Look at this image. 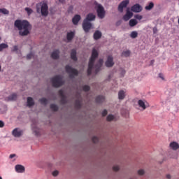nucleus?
Returning <instances> with one entry per match:
<instances>
[{"label": "nucleus", "mask_w": 179, "mask_h": 179, "mask_svg": "<svg viewBox=\"0 0 179 179\" xmlns=\"http://www.w3.org/2000/svg\"><path fill=\"white\" fill-rule=\"evenodd\" d=\"M99 57V52L96 49L92 50V56L90 59V62L88 64L87 73L88 75H92V71H94L95 73H99L101 70V66H103V59H100L97 64L94 66V62Z\"/></svg>", "instance_id": "nucleus-1"}, {"label": "nucleus", "mask_w": 179, "mask_h": 179, "mask_svg": "<svg viewBox=\"0 0 179 179\" xmlns=\"http://www.w3.org/2000/svg\"><path fill=\"white\" fill-rule=\"evenodd\" d=\"M15 27L19 30L20 36H27L31 30V25L27 20H17L14 23Z\"/></svg>", "instance_id": "nucleus-2"}, {"label": "nucleus", "mask_w": 179, "mask_h": 179, "mask_svg": "<svg viewBox=\"0 0 179 179\" xmlns=\"http://www.w3.org/2000/svg\"><path fill=\"white\" fill-rule=\"evenodd\" d=\"M51 83L54 87H59L64 85V80H62V77L61 76H56L51 79Z\"/></svg>", "instance_id": "nucleus-3"}, {"label": "nucleus", "mask_w": 179, "mask_h": 179, "mask_svg": "<svg viewBox=\"0 0 179 179\" xmlns=\"http://www.w3.org/2000/svg\"><path fill=\"white\" fill-rule=\"evenodd\" d=\"M40 6H41V8L40 10V8L37 6L36 12L38 13H41L42 16H47L48 15V6L46 3H41Z\"/></svg>", "instance_id": "nucleus-4"}, {"label": "nucleus", "mask_w": 179, "mask_h": 179, "mask_svg": "<svg viewBox=\"0 0 179 179\" xmlns=\"http://www.w3.org/2000/svg\"><path fill=\"white\" fill-rule=\"evenodd\" d=\"M95 8L96 9L97 15L99 19H103L106 15V12L104 11V8L101 4L97 3V2H94Z\"/></svg>", "instance_id": "nucleus-5"}, {"label": "nucleus", "mask_w": 179, "mask_h": 179, "mask_svg": "<svg viewBox=\"0 0 179 179\" xmlns=\"http://www.w3.org/2000/svg\"><path fill=\"white\" fill-rule=\"evenodd\" d=\"M137 104L140 108L141 111H145V109L150 107V105H149V102H148V101H146L145 99L138 100Z\"/></svg>", "instance_id": "nucleus-6"}, {"label": "nucleus", "mask_w": 179, "mask_h": 179, "mask_svg": "<svg viewBox=\"0 0 179 179\" xmlns=\"http://www.w3.org/2000/svg\"><path fill=\"white\" fill-rule=\"evenodd\" d=\"M66 71L70 74V76H76L79 73L76 69L71 67L69 65L66 66Z\"/></svg>", "instance_id": "nucleus-7"}, {"label": "nucleus", "mask_w": 179, "mask_h": 179, "mask_svg": "<svg viewBox=\"0 0 179 179\" xmlns=\"http://www.w3.org/2000/svg\"><path fill=\"white\" fill-rule=\"evenodd\" d=\"M83 29L85 31V33H87L90 29H92V23H90V21H87V20H84L83 23Z\"/></svg>", "instance_id": "nucleus-8"}, {"label": "nucleus", "mask_w": 179, "mask_h": 179, "mask_svg": "<svg viewBox=\"0 0 179 179\" xmlns=\"http://www.w3.org/2000/svg\"><path fill=\"white\" fill-rule=\"evenodd\" d=\"M12 135L14 136L15 138H20V136L23 135V131L22 129L15 128L13 130Z\"/></svg>", "instance_id": "nucleus-9"}, {"label": "nucleus", "mask_w": 179, "mask_h": 179, "mask_svg": "<svg viewBox=\"0 0 179 179\" xmlns=\"http://www.w3.org/2000/svg\"><path fill=\"white\" fill-rule=\"evenodd\" d=\"M105 65L107 68H111L112 66H114V59L113 58V56H108L107 57Z\"/></svg>", "instance_id": "nucleus-10"}, {"label": "nucleus", "mask_w": 179, "mask_h": 179, "mask_svg": "<svg viewBox=\"0 0 179 179\" xmlns=\"http://www.w3.org/2000/svg\"><path fill=\"white\" fill-rule=\"evenodd\" d=\"M129 3V0H124L122 1L118 6L119 12H121V13L123 12L124 8H127Z\"/></svg>", "instance_id": "nucleus-11"}, {"label": "nucleus", "mask_w": 179, "mask_h": 179, "mask_svg": "<svg viewBox=\"0 0 179 179\" xmlns=\"http://www.w3.org/2000/svg\"><path fill=\"white\" fill-rule=\"evenodd\" d=\"M31 129H32L34 135H36V136H39V135H40V129H38V127H37V124L33 123L31 124Z\"/></svg>", "instance_id": "nucleus-12"}, {"label": "nucleus", "mask_w": 179, "mask_h": 179, "mask_svg": "<svg viewBox=\"0 0 179 179\" xmlns=\"http://www.w3.org/2000/svg\"><path fill=\"white\" fill-rule=\"evenodd\" d=\"M131 10L136 13H139V12L142 11V6H141L139 4H135L131 7Z\"/></svg>", "instance_id": "nucleus-13"}, {"label": "nucleus", "mask_w": 179, "mask_h": 179, "mask_svg": "<svg viewBox=\"0 0 179 179\" xmlns=\"http://www.w3.org/2000/svg\"><path fill=\"white\" fill-rule=\"evenodd\" d=\"M15 170L16 173H24L25 168L23 165L17 164V165H15Z\"/></svg>", "instance_id": "nucleus-14"}, {"label": "nucleus", "mask_w": 179, "mask_h": 179, "mask_svg": "<svg viewBox=\"0 0 179 179\" xmlns=\"http://www.w3.org/2000/svg\"><path fill=\"white\" fill-rule=\"evenodd\" d=\"M133 15H134V14L132 13V12H131V11L129 10V8H127V13H126V15L123 17L124 20H125L126 22L128 21V20H129L131 19V17H132Z\"/></svg>", "instance_id": "nucleus-15"}, {"label": "nucleus", "mask_w": 179, "mask_h": 179, "mask_svg": "<svg viewBox=\"0 0 179 179\" xmlns=\"http://www.w3.org/2000/svg\"><path fill=\"white\" fill-rule=\"evenodd\" d=\"M51 57L53 59H58L59 58V50H54L51 55Z\"/></svg>", "instance_id": "nucleus-16"}, {"label": "nucleus", "mask_w": 179, "mask_h": 179, "mask_svg": "<svg viewBox=\"0 0 179 179\" xmlns=\"http://www.w3.org/2000/svg\"><path fill=\"white\" fill-rule=\"evenodd\" d=\"M96 19V15L93 13H90L87 15L85 20L87 22H92V20H94Z\"/></svg>", "instance_id": "nucleus-17"}, {"label": "nucleus", "mask_w": 179, "mask_h": 179, "mask_svg": "<svg viewBox=\"0 0 179 179\" xmlns=\"http://www.w3.org/2000/svg\"><path fill=\"white\" fill-rule=\"evenodd\" d=\"M125 91L124 90H120L118 92V99L119 100H124V99H125Z\"/></svg>", "instance_id": "nucleus-18"}, {"label": "nucleus", "mask_w": 179, "mask_h": 179, "mask_svg": "<svg viewBox=\"0 0 179 179\" xmlns=\"http://www.w3.org/2000/svg\"><path fill=\"white\" fill-rule=\"evenodd\" d=\"M170 148L171 149H173V150H177V149L179 148V145L177 143V142H171L170 143Z\"/></svg>", "instance_id": "nucleus-19"}, {"label": "nucleus", "mask_w": 179, "mask_h": 179, "mask_svg": "<svg viewBox=\"0 0 179 179\" xmlns=\"http://www.w3.org/2000/svg\"><path fill=\"white\" fill-rule=\"evenodd\" d=\"M81 17L79 15H76L72 19V22L74 24H78L79 23V20H80Z\"/></svg>", "instance_id": "nucleus-20"}, {"label": "nucleus", "mask_w": 179, "mask_h": 179, "mask_svg": "<svg viewBox=\"0 0 179 179\" xmlns=\"http://www.w3.org/2000/svg\"><path fill=\"white\" fill-rule=\"evenodd\" d=\"M71 58L73 61H78V57H76V50L74 49L71 50Z\"/></svg>", "instance_id": "nucleus-21"}, {"label": "nucleus", "mask_w": 179, "mask_h": 179, "mask_svg": "<svg viewBox=\"0 0 179 179\" xmlns=\"http://www.w3.org/2000/svg\"><path fill=\"white\" fill-rule=\"evenodd\" d=\"M59 94H60V96L62 97V103H66L65 93L64 92V90H60L59 91Z\"/></svg>", "instance_id": "nucleus-22"}, {"label": "nucleus", "mask_w": 179, "mask_h": 179, "mask_svg": "<svg viewBox=\"0 0 179 179\" xmlns=\"http://www.w3.org/2000/svg\"><path fill=\"white\" fill-rule=\"evenodd\" d=\"M75 36V32L73 31H70L67 33V40L68 41H71L72 38H73Z\"/></svg>", "instance_id": "nucleus-23"}, {"label": "nucleus", "mask_w": 179, "mask_h": 179, "mask_svg": "<svg viewBox=\"0 0 179 179\" xmlns=\"http://www.w3.org/2000/svg\"><path fill=\"white\" fill-rule=\"evenodd\" d=\"M27 106L28 107H31V106H34V101L33 100V98L31 97L27 98Z\"/></svg>", "instance_id": "nucleus-24"}, {"label": "nucleus", "mask_w": 179, "mask_h": 179, "mask_svg": "<svg viewBox=\"0 0 179 179\" xmlns=\"http://www.w3.org/2000/svg\"><path fill=\"white\" fill-rule=\"evenodd\" d=\"M100 37H101V32H100V31H95V33L94 34V40H99Z\"/></svg>", "instance_id": "nucleus-25"}, {"label": "nucleus", "mask_w": 179, "mask_h": 179, "mask_svg": "<svg viewBox=\"0 0 179 179\" xmlns=\"http://www.w3.org/2000/svg\"><path fill=\"white\" fill-rule=\"evenodd\" d=\"M138 24V21L135 19H131L129 21V26L131 27H134V26H136Z\"/></svg>", "instance_id": "nucleus-26"}, {"label": "nucleus", "mask_w": 179, "mask_h": 179, "mask_svg": "<svg viewBox=\"0 0 179 179\" xmlns=\"http://www.w3.org/2000/svg\"><path fill=\"white\" fill-rule=\"evenodd\" d=\"M96 103H103L104 101V96H98L96 98Z\"/></svg>", "instance_id": "nucleus-27"}, {"label": "nucleus", "mask_w": 179, "mask_h": 179, "mask_svg": "<svg viewBox=\"0 0 179 179\" xmlns=\"http://www.w3.org/2000/svg\"><path fill=\"white\" fill-rule=\"evenodd\" d=\"M130 37L131 38H136V37H138V31H131V33L130 34Z\"/></svg>", "instance_id": "nucleus-28"}, {"label": "nucleus", "mask_w": 179, "mask_h": 179, "mask_svg": "<svg viewBox=\"0 0 179 179\" xmlns=\"http://www.w3.org/2000/svg\"><path fill=\"white\" fill-rule=\"evenodd\" d=\"M153 6H155L153 2H150L148 5L145 6V9L146 10H150L153 8Z\"/></svg>", "instance_id": "nucleus-29"}, {"label": "nucleus", "mask_w": 179, "mask_h": 179, "mask_svg": "<svg viewBox=\"0 0 179 179\" xmlns=\"http://www.w3.org/2000/svg\"><path fill=\"white\" fill-rule=\"evenodd\" d=\"M8 44H6V43L0 44V52L1 51H3L5 48H8Z\"/></svg>", "instance_id": "nucleus-30"}, {"label": "nucleus", "mask_w": 179, "mask_h": 179, "mask_svg": "<svg viewBox=\"0 0 179 179\" xmlns=\"http://www.w3.org/2000/svg\"><path fill=\"white\" fill-rule=\"evenodd\" d=\"M117 119H115V116L113 115H108L107 117L108 121H115Z\"/></svg>", "instance_id": "nucleus-31"}, {"label": "nucleus", "mask_w": 179, "mask_h": 179, "mask_svg": "<svg viewBox=\"0 0 179 179\" xmlns=\"http://www.w3.org/2000/svg\"><path fill=\"white\" fill-rule=\"evenodd\" d=\"M0 13H3V15H9V10H6V8H0Z\"/></svg>", "instance_id": "nucleus-32"}, {"label": "nucleus", "mask_w": 179, "mask_h": 179, "mask_svg": "<svg viewBox=\"0 0 179 179\" xmlns=\"http://www.w3.org/2000/svg\"><path fill=\"white\" fill-rule=\"evenodd\" d=\"M17 97V95H16V94H13L8 96V100H10V101L16 100Z\"/></svg>", "instance_id": "nucleus-33"}, {"label": "nucleus", "mask_w": 179, "mask_h": 179, "mask_svg": "<svg viewBox=\"0 0 179 179\" xmlns=\"http://www.w3.org/2000/svg\"><path fill=\"white\" fill-rule=\"evenodd\" d=\"M25 10L27 11V15H28L29 16H30V15H31V13H33V10H32L31 8H29V7L25 8Z\"/></svg>", "instance_id": "nucleus-34"}, {"label": "nucleus", "mask_w": 179, "mask_h": 179, "mask_svg": "<svg viewBox=\"0 0 179 179\" xmlns=\"http://www.w3.org/2000/svg\"><path fill=\"white\" fill-rule=\"evenodd\" d=\"M50 108L51 110H52L53 111H57L58 110V106L55 105V104H51L50 105Z\"/></svg>", "instance_id": "nucleus-35"}, {"label": "nucleus", "mask_w": 179, "mask_h": 179, "mask_svg": "<svg viewBox=\"0 0 179 179\" xmlns=\"http://www.w3.org/2000/svg\"><path fill=\"white\" fill-rule=\"evenodd\" d=\"M131 54V52L129 50H127L122 52V56L123 57H129Z\"/></svg>", "instance_id": "nucleus-36"}, {"label": "nucleus", "mask_w": 179, "mask_h": 179, "mask_svg": "<svg viewBox=\"0 0 179 179\" xmlns=\"http://www.w3.org/2000/svg\"><path fill=\"white\" fill-rule=\"evenodd\" d=\"M40 101L41 104H45V105L47 104V103H48V101L45 98H42L41 99H40Z\"/></svg>", "instance_id": "nucleus-37"}, {"label": "nucleus", "mask_w": 179, "mask_h": 179, "mask_svg": "<svg viewBox=\"0 0 179 179\" xmlns=\"http://www.w3.org/2000/svg\"><path fill=\"white\" fill-rule=\"evenodd\" d=\"M83 90H84V92H89V90H90V87L88 85H84L83 86Z\"/></svg>", "instance_id": "nucleus-38"}, {"label": "nucleus", "mask_w": 179, "mask_h": 179, "mask_svg": "<svg viewBox=\"0 0 179 179\" xmlns=\"http://www.w3.org/2000/svg\"><path fill=\"white\" fill-rule=\"evenodd\" d=\"M31 58H34V55L33 53H29L27 55V59H31Z\"/></svg>", "instance_id": "nucleus-39"}, {"label": "nucleus", "mask_w": 179, "mask_h": 179, "mask_svg": "<svg viewBox=\"0 0 179 179\" xmlns=\"http://www.w3.org/2000/svg\"><path fill=\"white\" fill-rule=\"evenodd\" d=\"M138 176H143V174H145V170H143V169L138 170Z\"/></svg>", "instance_id": "nucleus-40"}, {"label": "nucleus", "mask_w": 179, "mask_h": 179, "mask_svg": "<svg viewBox=\"0 0 179 179\" xmlns=\"http://www.w3.org/2000/svg\"><path fill=\"white\" fill-rule=\"evenodd\" d=\"M13 51H14L15 52H17V54L19 53V48L17 47V45L13 46Z\"/></svg>", "instance_id": "nucleus-41"}, {"label": "nucleus", "mask_w": 179, "mask_h": 179, "mask_svg": "<svg viewBox=\"0 0 179 179\" xmlns=\"http://www.w3.org/2000/svg\"><path fill=\"white\" fill-rule=\"evenodd\" d=\"M92 142H94V143H97L99 142V138H97V136L92 137Z\"/></svg>", "instance_id": "nucleus-42"}, {"label": "nucleus", "mask_w": 179, "mask_h": 179, "mask_svg": "<svg viewBox=\"0 0 179 179\" xmlns=\"http://www.w3.org/2000/svg\"><path fill=\"white\" fill-rule=\"evenodd\" d=\"M120 72L121 76H124V75H125V73H126L125 69H120Z\"/></svg>", "instance_id": "nucleus-43"}, {"label": "nucleus", "mask_w": 179, "mask_h": 179, "mask_svg": "<svg viewBox=\"0 0 179 179\" xmlns=\"http://www.w3.org/2000/svg\"><path fill=\"white\" fill-rule=\"evenodd\" d=\"M53 177H57V176H58V174H59V172L56 170V171H54L52 173Z\"/></svg>", "instance_id": "nucleus-44"}, {"label": "nucleus", "mask_w": 179, "mask_h": 179, "mask_svg": "<svg viewBox=\"0 0 179 179\" xmlns=\"http://www.w3.org/2000/svg\"><path fill=\"white\" fill-rule=\"evenodd\" d=\"M113 170H114V171H118V170H120V166L117 165H115L113 166Z\"/></svg>", "instance_id": "nucleus-45"}, {"label": "nucleus", "mask_w": 179, "mask_h": 179, "mask_svg": "<svg viewBox=\"0 0 179 179\" xmlns=\"http://www.w3.org/2000/svg\"><path fill=\"white\" fill-rule=\"evenodd\" d=\"M76 106L78 107V108H80V101L78 100L76 102Z\"/></svg>", "instance_id": "nucleus-46"}, {"label": "nucleus", "mask_w": 179, "mask_h": 179, "mask_svg": "<svg viewBox=\"0 0 179 179\" xmlns=\"http://www.w3.org/2000/svg\"><path fill=\"white\" fill-rule=\"evenodd\" d=\"M135 18L138 19V20H142V15H135Z\"/></svg>", "instance_id": "nucleus-47"}, {"label": "nucleus", "mask_w": 179, "mask_h": 179, "mask_svg": "<svg viewBox=\"0 0 179 179\" xmlns=\"http://www.w3.org/2000/svg\"><path fill=\"white\" fill-rule=\"evenodd\" d=\"M159 78H160V79H162V80H164V75H163V73H159Z\"/></svg>", "instance_id": "nucleus-48"}, {"label": "nucleus", "mask_w": 179, "mask_h": 179, "mask_svg": "<svg viewBox=\"0 0 179 179\" xmlns=\"http://www.w3.org/2000/svg\"><path fill=\"white\" fill-rule=\"evenodd\" d=\"M3 127H5V123L0 120V128H3Z\"/></svg>", "instance_id": "nucleus-49"}, {"label": "nucleus", "mask_w": 179, "mask_h": 179, "mask_svg": "<svg viewBox=\"0 0 179 179\" xmlns=\"http://www.w3.org/2000/svg\"><path fill=\"white\" fill-rule=\"evenodd\" d=\"M107 114V110H103V112H102V115H103V117H106V115Z\"/></svg>", "instance_id": "nucleus-50"}, {"label": "nucleus", "mask_w": 179, "mask_h": 179, "mask_svg": "<svg viewBox=\"0 0 179 179\" xmlns=\"http://www.w3.org/2000/svg\"><path fill=\"white\" fill-rule=\"evenodd\" d=\"M13 157H16V154L10 155V157H9L10 159H13Z\"/></svg>", "instance_id": "nucleus-51"}, {"label": "nucleus", "mask_w": 179, "mask_h": 179, "mask_svg": "<svg viewBox=\"0 0 179 179\" xmlns=\"http://www.w3.org/2000/svg\"><path fill=\"white\" fill-rule=\"evenodd\" d=\"M153 33H157V29L156 27L153 28Z\"/></svg>", "instance_id": "nucleus-52"}, {"label": "nucleus", "mask_w": 179, "mask_h": 179, "mask_svg": "<svg viewBox=\"0 0 179 179\" xmlns=\"http://www.w3.org/2000/svg\"><path fill=\"white\" fill-rule=\"evenodd\" d=\"M59 2H60L61 3H64V2H65V0H59Z\"/></svg>", "instance_id": "nucleus-53"}, {"label": "nucleus", "mask_w": 179, "mask_h": 179, "mask_svg": "<svg viewBox=\"0 0 179 179\" xmlns=\"http://www.w3.org/2000/svg\"><path fill=\"white\" fill-rule=\"evenodd\" d=\"M166 178H169V179L171 178V176H170V175H166Z\"/></svg>", "instance_id": "nucleus-54"}, {"label": "nucleus", "mask_w": 179, "mask_h": 179, "mask_svg": "<svg viewBox=\"0 0 179 179\" xmlns=\"http://www.w3.org/2000/svg\"><path fill=\"white\" fill-rule=\"evenodd\" d=\"M73 6H70L69 10H73Z\"/></svg>", "instance_id": "nucleus-55"}, {"label": "nucleus", "mask_w": 179, "mask_h": 179, "mask_svg": "<svg viewBox=\"0 0 179 179\" xmlns=\"http://www.w3.org/2000/svg\"><path fill=\"white\" fill-rule=\"evenodd\" d=\"M151 64H155V60H152Z\"/></svg>", "instance_id": "nucleus-56"}, {"label": "nucleus", "mask_w": 179, "mask_h": 179, "mask_svg": "<svg viewBox=\"0 0 179 179\" xmlns=\"http://www.w3.org/2000/svg\"><path fill=\"white\" fill-rule=\"evenodd\" d=\"M1 66H0V71H1Z\"/></svg>", "instance_id": "nucleus-57"}, {"label": "nucleus", "mask_w": 179, "mask_h": 179, "mask_svg": "<svg viewBox=\"0 0 179 179\" xmlns=\"http://www.w3.org/2000/svg\"><path fill=\"white\" fill-rule=\"evenodd\" d=\"M0 179H2V178L0 176Z\"/></svg>", "instance_id": "nucleus-58"}, {"label": "nucleus", "mask_w": 179, "mask_h": 179, "mask_svg": "<svg viewBox=\"0 0 179 179\" xmlns=\"http://www.w3.org/2000/svg\"><path fill=\"white\" fill-rule=\"evenodd\" d=\"M0 40H1V37H0Z\"/></svg>", "instance_id": "nucleus-59"}]
</instances>
